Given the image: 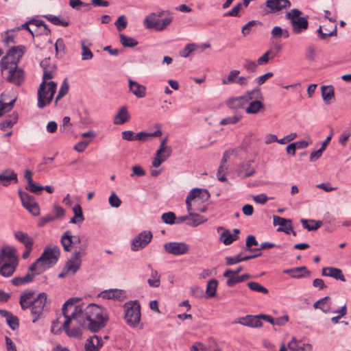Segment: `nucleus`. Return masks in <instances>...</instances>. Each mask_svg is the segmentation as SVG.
<instances>
[{"label":"nucleus","instance_id":"cd10ccee","mask_svg":"<svg viewBox=\"0 0 351 351\" xmlns=\"http://www.w3.org/2000/svg\"><path fill=\"white\" fill-rule=\"evenodd\" d=\"M0 315L6 319L7 324L13 330L17 329L19 326V319L10 312L0 309Z\"/></svg>","mask_w":351,"mask_h":351},{"label":"nucleus","instance_id":"de8ad7c7","mask_svg":"<svg viewBox=\"0 0 351 351\" xmlns=\"http://www.w3.org/2000/svg\"><path fill=\"white\" fill-rule=\"evenodd\" d=\"M217 285L218 281L216 279H211L208 282L206 290L208 298H213L215 295Z\"/></svg>","mask_w":351,"mask_h":351},{"label":"nucleus","instance_id":"e2e57ef3","mask_svg":"<svg viewBox=\"0 0 351 351\" xmlns=\"http://www.w3.org/2000/svg\"><path fill=\"white\" fill-rule=\"evenodd\" d=\"M243 8V5L241 3H237L232 9L226 12L223 14V16H234L237 17L239 16L240 11Z\"/></svg>","mask_w":351,"mask_h":351},{"label":"nucleus","instance_id":"69168bd1","mask_svg":"<svg viewBox=\"0 0 351 351\" xmlns=\"http://www.w3.org/2000/svg\"><path fill=\"white\" fill-rule=\"evenodd\" d=\"M25 189L31 193H38L43 190V186L33 181L32 182L27 184Z\"/></svg>","mask_w":351,"mask_h":351},{"label":"nucleus","instance_id":"13d9d810","mask_svg":"<svg viewBox=\"0 0 351 351\" xmlns=\"http://www.w3.org/2000/svg\"><path fill=\"white\" fill-rule=\"evenodd\" d=\"M193 190H197L195 193V199L198 197L202 201L208 200L210 198V193L206 189L195 188Z\"/></svg>","mask_w":351,"mask_h":351},{"label":"nucleus","instance_id":"6e6d98bb","mask_svg":"<svg viewBox=\"0 0 351 351\" xmlns=\"http://www.w3.org/2000/svg\"><path fill=\"white\" fill-rule=\"evenodd\" d=\"M161 219L162 221L167 224H176V216L173 212L165 213L162 215Z\"/></svg>","mask_w":351,"mask_h":351},{"label":"nucleus","instance_id":"f03ea898","mask_svg":"<svg viewBox=\"0 0 351 351\" xmlns=\"http://www.w3.org/2000/svg\"><path fill=\"white\" fill-rule=\"evenodd\" d=\"M60 242L65 252H71L72 245L75 246L79 244L78 250H75L72 255L76 259H81L82 257L86 255L88 242L84 237L73 236L71 232L67 230L62 235Z\"/></svg>","mask_w":351,"mask_h":351},{"label":"nucleus","instance_id":"4468645a","mask_svg":"<svg viewBox=\"0 0 351 351\" xmlns=\"http://www.w3.org/2000/svg\"><path fill=\"white\" fill-rule=\"evenodd\" d=\"M7 80L16 86H21L25 80L24 71L18 66L12 67L8 70Z\"/></svg>","mask_w":351,"mask_h":351},{"label":"nucleus","instance_id":"c756f323","mask_svg":"<svg viewBox=\"0 0 351 351\" xmlns=\"http://www.w3.org/2000/svg\"><path fill=\"white\" fill-rule=\"evenodd\" d=\"M80 300L77 298H72L69 299L64 304L62 308V313L64 317H69L71 314H69V311H71V313L75 310V308L78 309H82L80 306H75V304Z\"/></svg>","mask_w":351,"mask_h":351},{"label":"nucleus","instance_id":"39448f33","mask_svg":"<svg viewBox=\"0 0 351 351\" xmlns=\"http://www.w3.org/2000/svg\"><path fill=\"white\" fill-rule=\"evenodd\" d=\"M123 318L128 326L136 328L141 318V304L138 300L129 301L124 304Z\"/></svg>","mask_w":351,"mask_h":351},{"label":"nucleus","instance_id":"f704fd0d","mask_svg":"<svg viewBox=\"0 0 351 351\" xmlns=\"http://www.w3.org/2000/svg\"><path fill=\"white\" fill-rule=\"evenodd\" d=\"M34 294V291H26L21 295L19 304L23 311L27 310L29 308V304L32 301L31 300V298L33 297Z\"/></svg>","mask_w":351,"mask_h":351},{"label":"nucleus","instance_id":"09e8293b","mask_svg":"<svg viewBox=\"0 0 351 351\" xmlns=\"http://www.w3.org/2000/svg\"><path fill=\"white\" fill-rule=\"evenodd\" d=\"M119 38L121 43L125 47H134L138 43L136 39L132 37H128L123 34H120Z\"/></svg>","mask_w":351,"mask_h":351},{"label":"nucleus","instance_id":"72a5a7b5","mask_svg":"<svg viewBox=\"0 0 351 351\" xmlns=\"http://www.w3.org/2000/svg\"><path fill=\"white\" fill-rule=\"evenodd\" d=\"M322 96L326 104H329L335 99V90L332 85L321 87Z\"/></svg>","mask_w":351,"mask_h":351},{"label":"nucleus","instance_id":"f257e3e1","mask_svg":"<svg viewBox=\"0 0 351 351\" xmlns=\"http://www.w3.org/2000/svg\"><path fill=\"white\" fill-rule=\"evenodd\" d=\"M73 319L76 320L83 328L97 332L106 326L109 317L106 311L95 304H90L84 311L75 308L69 317H65L62 328L70 337L80 339L82 332L80 327L69 328Z\"/></svg>","mask_w":351,"mask_h":351},{"label":"nucleus","instance_id":"a19ab883","mask_svg":"<svg viewBox=\"0 0 351 351\" xmlns=\"http://www.w3.org/2000/svg\"><path fill=\"white\" fill-rule=\"evenodd\" d=\"M44 17L55 25H60L62 27H67L69 25V21L60 16H57L53 14H47Z\"/></svg>","mask_w":351,"mask_h":351},{"label":"nucleus","instance_id":"b1692460","mask_svg":"<svg viewBox=\"0 0 351 351\" xmlns=\"http://www.w3.org/2000/svg\"><path fill=\"white\" fill-rule=\"evenodd\" d=\"M82 265L81 259H76L74 256L66 261L64 268L70 275H74L80 268Z\"/></svg>","mask_w":351,"mask_h":351},{"label":"nucleus","instance_id":"423d86ee","mask_svg":"<svg viewBox=\"0 0 351 351\" xmlns=\"http://www.w3.org/2000/svg\"><path fill=\"white\" fill-rule=\"evenodd\" d=\"M302 14L301 10L294 8L285 15V19L290 21L292 31L295 34L302 33L308 27V16H301Z\"/></svg>","mask_w":351,"mask_h":351},{"label":"nucleus","instance_id":"774afa93","mask_svg":"<svg viewBox=\"0 0 351 351\" xmlns=\"http://www.w3.org/2000/svg\"><path fill=\"white\" fill-rule=\"evenodd\" d=\"M196 45L193 43L188 44L180 52L182 57L187 58L190 53L195 50Z\"/></svg>","mask_w":351,"mask_h":351},{"label":"nucleus","instance_id":"4d7b16f0","mask_svg":"<svg viewBox=\"0 0 351 351\" xmlns=\"http://www.w3.org/2000/svg\"><path fill=\"white\" fill-rule=\"evenodd\" d=\"M258 66V64L257 62L250 59L245 60V62L243 63V68L246 71L252 73H254L256 71Z\"/></svg>","mask_w":351,"mask_h":351},{"label":"nucleus","instance_id":"5701e85b","mask_svg":"<svg viewBox=\"0 0 351 351\" xmlns=\"http://www.w3.org/2000/svg\"><path fill=\"white\" fill-rule=\"evenodd\" d=\"M101 296L104 299H114L119 301L126 298L125 292L121 289L106 290L101 292Z\"/></svg>","mask_w":351,"mask_h":351},{"label":"nucleus","instance_id":"5fc2aeb1","mask_svg":"<svg viewBox=\"0 0 351 351\" xmlns=\"http://www.w3.org/2000/svg\"><path fill=\"white\" fill-rule=\"evenodd\" d=\"M273 223L274 226L279 225L280 227L285 228L288 224H291L292 221L291 219L282 218L278 215H274Z\"/></svg>","mask_w":351,"mask_h":351},{"label":"nucleus","instance_id":"7c9ffc66","mask_svg":"<svg viewBox=\"0 0 351 351\" xmlns=\"http://www.w3.org/2000/svg\"><path fill=\"white\" fill-rule=\"evenodd\" d=\"M130 119V115L125 106H122L116 114L114 123L116 125H123Z\"/></svg>","mask_w":351,"mask_h":351},{"label":"nucleus","instance_id":"6e6552de","mask_svg":"<svg viewBox=\"0 0 351 351\" xmlns=\"http://www.w3.org/2000/svg\"><path fill=\"white\" fill-rule=\"evenodd\" d=\"M47 295L45 293H40L29 304L28 309L32 317V322L36 323L40 319L46 308Z\"/></svg>","mask_w":351,"mask_h":351},{"label":"nucleus","instance_id":"ddd939ff","mask_svg":"<svg viewBox=\"0 0 351 351\" xmlns=\"http://www.w3.org/2000/svg\"><path fill=\"white\" fill-rule=\"evenodd\" d=\"M265 6L268 9L267 12L274 14L289 8L291 3L289 0H267Z\"/></svg>","mask_w":351,"mask_h":351},{"label":"nucleus","instance_id":"bf43d9fd","mask_svg":"<svg viewBox=\"0 0 351 351\" xmlns=\"http://www.w3.org/2000/svg\"><path fill=\"white\" fill-rule=\"evenodd\" d=\"M241 117H242L240 114H235L232 117H228L226 118L223 119L219 123L221 125L234 124L239 122L241 120Z\"/></svg>","mask_w":351,"mask_h":351},{"label":"nucleus","instance_id":"37998d69","mask_svg":"<svg viewBox=\"0 0 351 351\" xmlns=\"http://www.w3.org/2000/svg\"><path fill=\"white\" fill-rule=\"evenodd\" d=\"M251 278L250 274H245L241 276L234 275L233 276H230L226 281V285L229 287H234L236 284L242 282L245 280Z\"/></svg>","mask_w":351,"mask_h":351},{"label":"nucleus","instance_id":"473e14b6","mask_svg":"<svg viewBox=\"0 0 351 351\" xmlns=\"http://www.w3.org/2000/svg\"><path fill=\"white\" fill-rule=\"evenodd\" d=\"M18 264L3 262L0 264V274L3 277H10L15 271Z\"/></svg>","mask_w":351,"mask_h":351},{"label":"nucleus","instance_id":"864d4df0","mask_svg":"<svg viewBox=\"0 0 351 351\" xmlns=\"http://www.w3.org/2000/svg\"><path fill=\"white\" fill-rule=\"evenodd\" d=\"M240 73V71L239 70H232L231 71L227 77L223 78L221 82L223 84H230L236 82L237 77Z\"/></svg>","mask_w":351,"mask_h":351},{"label":"nucleus","instance_id":"9d476101","mask_svg":"<svg viewBox=\"0 0 351 351\" xmlns=\"http://www.w3.org/2000/svg\"><path fill=\"white\" fill-rule=\"evenodd\" d=\"M18 193L23 206L28 210L33 215H38L40 213V208L33 197L25 192H23L21 190H19Z\"/></svg>","mask_w":351,"mask_h":351},{"label":"nucleus","instance_id":"bb28decb","mask_svg":"<svg viewBox=\"0 0 351 351\" xmlns=\"http://www.w3.org/2000/svg\"><path fill=\"white\" fill-rule=\"evenodd\" d=\"M14 238L21 243H22L25 247H29L34 246V239L32 237L28 235L27 233L23 231H16L14 233Z\"/></svg>","mask_w":351,"mask_h":351},{"label":"nucleus","instance_id":"4c0bfd02","mask_svg":"<svg viewBox=\"0 0 351 351\" xmlns=\"http://www.w3.org/2000/svg\"><path fill=\"white\" fill-rule=\"evenodd\" d=\"M91 45H92L91 43H90L87 40H82L81 41L82 60H90L93 58V53L89 49V47Z\"/></svg>","mask_w":351,"mask_h":351},{"label":"nucleus","instance_id":"58836bf2","mask_svg":"<svg viewBox=\"0 0 351 351\" xmlns=\"http://www.w3.org/2000/svg\"><path fill=\"white\" fill-rule=\"evenodd\" d=\"M207 221V219L202 215H200L197 213H189V219L187 221V224L190 226L196 227L205 221Z\"/></svg>","mask_w":351,"mask_h":351},{"label":"nucleus","instance_id":"c03bdc74","mask_svg":"<svg viewBox=\"0 0 351 351\" xmlns=\"http://www.w3.org/2000/svg\"><path fill=\"white\" fill-rule=\"evenodd\" d=\"M19 119L18 114L13 112L9 116V118L1 123L0 128L1 130H5L7 128H11L17 122Z\"/></svg>","mask_w":351,"mask_h":351},{"label":"nucleus","instance_id":"393cba45","mask_svg":"<svg viewBox=\"0 0 351 351\" xmlns=\"http://www.w3.org/2000/svg\"><path fill=\"white\" fill-rule=\"evenodd\" d=\"M255 173V169L252 167V161L249 160L243 163L237 171V175L241 179H245Z\"/></svg>","mask_w":351,"mask_h":351},{"label":"nucleus","instance_id":"e433bc0d","mask_svg":"<svg viewBox=\"0 0 351 351\" xmlns=\"http://www.w3.org/2000/svg\"><path fill=\"white\" fill-rule=\"evenodd\" d=\"M34 278L35 274H34L32 272H29L25 276L14 278L12 280V283L15 286L25 285L32 282Z\"/></svg>","mask_w":351,"mask_h":351},{"label":"nucleus","instance_id":"c85d7f7f","mask_svg":"<svg viewBox=\"0 0 351 351\" xmlns=\"http://www.w3.org/2000/svg\"><path fill=\"white\" fill-rule=\"evenodd\" d=\"M315 308L320 309L324 313H328L331 312V300L330 297L326 296L318 300L313 304Z\"/></svg>","mask_w":351,"mask_h":351},{"label":"nucleus","instance_id":"7ed1b4c3","mask_svg":"<svg viewBox=\"0 0 351 351\" xmlns=\"http://www.w3.org/2000/svg\"><path fill=\"white\" fill-rule=\"evenodd\" d=\"M173 19L168 11L160 10L158 13L152 12L148 14L144 19L143 24L147 29L161 32L172 23Z\"/></svg>","mask_w":351,"mask_h":351},{"label":"nucleus","instance_id":"2eb2a0df","mask_svg":"<svg viewBox=\"0 0 351 351\" xmlns=\"http://www.w3.org/2000/svg\"><path fill=\"white\" fill-rule=\"evenodd\" d=\"M232 324H239L251 328H260L263 326L262 322L259 319L258 315H247L245 317H239Z\"/></svg>","mask_w":351,"mask_h":351},{"label":"nucleus","instance_id":"a878e982","mask_svg":"<svg viewBox=\"0 0 351 351\" xmlns=\"http://www.w3.org/2000/svg\"><path fill=\"white\" fill-rule=\"evenodd\" d=\"M129 88L130 90L137 97L143 98L146 95L145 86L141 85L137 82L134 81L131 79L129 80Z\"/></svg>","mask_w":351,"mask_h":351},{"label":"nucleus","instance_id":"f8f14e48","mask_svg":"<svg viewBox=\"0 0 351 351\" xmlns=\"http://www.w3.org/2000/svg\"><path fill=\"white\" fill-rule=\"evenodd\" d=\"M152 234L150 231H143L138 234L132 241V250L138 251L146 247L152 241Z\"/></svg>","mask_w":351,"mask_h":351},{"label":"nucleus","instance_id":"dca6fc26","mask_svg":"<svg viewBox=\"0 0 351 351\" xmlns=\"http://www.w3.org/2000/svg\"><path fill=\"white\" fill-rule=\"evenodd\" d=\"M40 66L43 69V81L47 82L48 80L53 78L56 66L51 63L50 58H45L40 62Z\"/></svg>","mask_w":351,"mask_h":351},{"label":"nucleus","instance_id":"6ab92c4d","mask_svg":"<svg viewBox=\"0 0 351 351\" xmlns=\"http://www.w3.org/2000/svg\"><path fill=\"white\" fill-rule=\"evenodd\" d=\"M14 51L15 49H9L6 55L1 58L0 62V67L2 71L4 70H9L12 67L17 66L19 62L14 60L12 55V52Z\"/></svg>","mask_w":351,"mask_h":351},{"label":"nucleus","instance_id":"3c124183","mask_svg":"<svg viewBox=\"0 0 351 351\" xmlns=\"http://www.w3.org/2000/svg\"><path fill=\"white\" fill-rule=\"evenodd\" d=\"M10 49H15L14 51L12 52L14 60L16 62H19L21 58L24 55L26 51V47L25 45H18L15 47H12Z\"/></svg>","mask_w":351,"mask_h":351},{"label":"nucleus","instance_id":"79ce46f5","mask_svg":"<svg viewBox=\"0 0 351 351\" xmlns=\"http://www.w3.org/2000/svg\"><path fill=\"white\" fill-rule=\"evenodd\" d=\"M271 37L275 39L280 38H288L289 32L287 29H282L280 26H275L271 31Z\"/></svg>","mask_w":351,"mask_h":351},{"label":"nucleus","instance_id":"603ef678","mask_svg":"<svg viewBox=\"0 0 351 351\" xmlns=\"http://www.w3.org/2000/svg\"><path fill=\"white\" fill-rule=\"evenodd\" d=\"M247 286L250 290L256 292L261 293L263 294H267L269 293V291L267 288L256 282H250L247 284Z\"/></svg>","mask_w":351,"mask_h":351},{"label":"nucleus","instance_id":"412c9836","mask_svg":"<svg viewBox=\"0 0 351 351\" xmlns=\"http://www.w3.org/2000/svg\"><path fill=\"white\" fill-rule=\"evenodd\" d=\"M103 341L98 335H93L87 339L84 349L86 351H99V348L103 346Z\"/></svg>","mask_w":351,"mask_h":351},{"label":"nucleus","instance_id":"8fccbe9b","mask_svg":"<svg viewBox=\"0 0 351 351\" xmlns=\"http://www.w3.org/2000/svg\"><path fill=\"white\" fill-rule=\"evenodd\" d=\"M69 89V85L67 82V80L65 79L62 82V83L60 86V88L58 93V95L56 97L55 102H54L56 106H58V101L60 100L64 96H65L68 93Z\"/></svg>","mask_w":351,"mask_h":351},{"label":"nucleus","instance_id":"aec40b11","mask_svg":"<svg viewBox=\"0 0 351 351\" xmlns=\"http://www.w3.org/2000/svg\"><path fill=\"white\" fill-rule=\"evenodd\" d=\"M51 267H53V265L47 262L45 260H43L39 262L38 258H37L36 261L29 267L28 270L29 271H31L35 274L36 276V275L42 274Z\"/></svg>","mask_w":351,"mask_h":351},{"label":"nucleus","instance_id":"ea45409f","mask_svg":"<svg viewBox=\"0 0 351 351\" xmlns=\"http://www.w3.org/2000/svg\"><path fill=\"white\" fill-rule=\"evenodd\" d=\"M162 131L160 130V128L152 133L141 132L135 134V141L145 142L149 137H159L162 135Z\"/></svg>","mask_w":351,"mask_h":351},{"label":"nucleus","instance_id":"1a4fd4ad","mask_svg":"<svg viewBox=\"0 0 351 351\" xmlns=\"http://www.w3.org/2000/svg\"><path fill=\"white\" fill-rule=\"evenodd\" d=\"M164 250L174 256H182L189 253L190 246L184 242L171 241L164 244Z\"/></svg>","mask_w":351,"mask_h":351},{"label":"nucleus","instance_id":"c9c22d12","mask_svg":"<svg viewBox=\"0 0 351 351\" xmlns=\"http://www.w3.org/2000/svg\"><path fill=\"white\" fill-rule=\"evenodd\" d=\"M147 267L151 271V278L147 280L149 286L155 288L159 287L160 285V276L156 269H153L151 265H148Z\"/></svg>","mask_w":351,"mask_h":351},{"label":"nucleus","instance_id":"2f4dec72","mask_svg":"<svg viewBox=\"0 0 351 351\" xmlns=\"http://www.w3.org/2000/svg\"><path fill=\"white\" fill-rule=\"evenodd\" d=\"M259 99H253L250 101L249 106L245 108L247 114H257L260 110H264L265 106L263 104L258 100Z\"/></svg>","mask_w":351,"mask_h":351},{"label":"nucleus","instance_id":"338daca9","mask_svg":"<svg viewBox=\"0 0 351 351\" xmlns=\"http://www.w3.org/2000/svg\"><path fill=\"white\" fill-rule=\"evenodd\" d=\"M108 201L110 205L113 208H119L121 204V200L114 192L112 193Z\"/></svg>","mask_w":351,"mask_h":351},{"label":"nucleus","instance_id":"4be33fe9","mask_svg":"<svg viewBox=\"0 0 351 351\" xmlns=\"http://www.w3.org/2000/svg\"><path fill=\"white\" fill-rule=\"evenodd\" d=\"M233 234L230 230H226L223 231L219 237V241L226 245L232 244L234 241L239 239L238 234L240 233V230L237 228L233 230Z\"/></svg>","mask_w":351,"mask_h":351},{"label":"nucleus","instance_id":"9b49d317","mask_svg":"<svg viewBox=\"0 0 351 351\" xmlns=\"http://www.w3.org/2000/svg\"><path fill=\"white\" fill-rule=\"evenodd\" d=\"M60 255V250L56 246H47L41 256L38 258V261L45 260L53 266L56 264Z\"/></svg>","mask_w":351,"mask_h":351},{"label":"nucleus","instance_id":"0eeeda50","mask_svg":"<svg viewBox=\"0 0 351 351\" xmlns=\"http://www.w3.org/2000/svg\"><path fill=\"white\" fill-rule=\"evenodd\" d=\"M253 99H263L261 91L258 87L247 91L242 96L230 98L227 100L226 104L230 109L238 110L243 108Z\"/></svg>","mask_w":351,"mask_h":351},{"label":"nucleus","instance_id":"20e7f679","mask_svg":"<svg viewBox=\"0 0 351 351\" xmlns=\"http://www.w3.org/2000/svg\"><path fill=\"white\" fill-rule=\"evenodd\" d=\"M56 88L57 84L55 82L42 81L37 92L38 108H43L51 104L54 94L56 93Z\"/></svg>","mask_w":351,"mask_h":351},{"label":"nucleus","instance_id":"a18cd8bd","mask_svg":"<svg viewBox=\"0 0 351 351\" xmlns=\"http://www.w3.org/2000/svg\"><path fill=\"white\" fill-rule=\"evenodd\" d=\"M301 223L304 228L308 230V231H314L317 230L322 224L321 221H315V220H308L305 219H301Z\"/></svg>","mask_w":351,"mask_h":351},{"label":"nucleus","instance_id":"680f3d73","mask_svg":"<svg viewBox=\"0 0 351 351\" xmlns=\"http://www.w3.org/2000/svg\"><path fill=\"white\" fill-rule=\"evenodd\" d=\"M56 53L58 56L59 53L64 54L66 51V46L63 38H60L57 39L55 43Z\"/></svg>","mask_w":351,"mask_h":351},{"label":"nucleus","instance_id":"0e129e2a","mask_svg":"<svg viewBox=\"0 0 351 351\" xmlns=\"http://www.w3.org/2000/svg\"><path fill=\"white\" fill-rule=\"evenodd\" d=\"M258 23H260L258 21L252 20L249 21L247 23H246L245 25L242 27L241 33L244 36H247L252 28L254 27Z\"/></svg>","mask_w":351,"mask_h":351},{"label":"nucleus","instance_id":"052dcab7","mask_svg":"<svg viewBox=\"0 0 351 351\" xmlns=\"http://www.w3.org/2000/svg\"><path fill=\"white\" fill-rule=\"evenodd\" d=\"M69 5L75 10H79L80 6L86 7V10H89L91 8L90 3L82 2L81 0H69Z\"/></svg>","mask_w":351,"mask_h":351},{"label":"nucleus","instance_id":"f3484780","mask_svg":"<svg viewBox=\"0 0 351 351\" xmlns=\"http://www.w3.org/2000/svg\"><path fill=\"white\" fill-rule=\"evenodd\" d=\"M17 183V174L13 169H6L0 173V184L3 186H8L12 182Z\"/></svg>","mask_w":351,"mask_h":351},{"label":"nucleus","instance_id":"49530a36","mask_svg":"<svg viewBox=\"0 0 351 351\" xmlns=\"http://www.w3.org/2000/svg\"><path fill=\"white\" fill-rule=\"evenodd\" d=\"M327 269H328V277L346 282V280L341 269L333 267H327Z\"/></svg>","mask_w":351,"mask_h":351},{"label":"nucleus","instance_id":"a211bd4d","mask_svg":"<svg viewBox=\"0 0 351 351\" xmlns=\"http://www.w3.org/2000/svg\"><path fill=\"white\" fill-rule=\"evenodd\" d=\"M282 272L284 274H290L291 278L296 279L309 277L311 274V272L307 269L306 266L285 269Z\"/></svg>","mask_w":351,"mask_h":351}]
</instances>
